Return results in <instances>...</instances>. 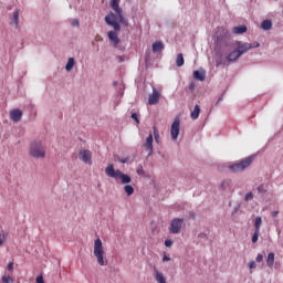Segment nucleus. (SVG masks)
<instances>
[{"instance_id":"f257e3e1","label":"nucleus","mask_w":283,"mask_h":283,"mask_svg":"<svg viewBox=\"0 0 283 283\" xmlns=\"http://www.w3.org/2000/svg\"><path fill=\"white\" fill-rule=\"evenodd\" d=\"M109 8H112L113 12H109L104 21L107 25H111L114 31H109L108 39L114 43L115 48L120 43V39H118V33L120 32V23L122 25H129V21L125 18L123 13V8H120V0H109ZM115 12V13H114Z\"/></svg>"},{"instance_id":"f03ea898","label":"nucleus","mask_w":283,"mask_h":283,"mask_svg":"<svg viewBox=\"0 0 283 283\" xmlns=\"http://www.w3.org/2000/svg\"><path fill=\"white\" fill-rule=\"evenodd\" d=\"M105 174L108 176V178H115V180L119 179L122 185H129V182H132V177L129 175L123 174V171L118 169H114V164H111L106 167Z\"/></svg>"},{"instance_id":"7ed1b4c3","label":"nucleus","mask_w":283,"mask_h":283,"mask_svg":"<svg viewBox=\"0 0 283 283\" xmlns=\"http://www.w3.org/2000/svg\"><path fill=\"white\" fill-rule=\"evenodd\" d=\"M93 253L99 266H107V259H105V250L103 249V241L101 239L94 241Z\"/></svg>"},{"instance_id":"20e7f679","label":"nucleus","mask_w":283,"mask_h":283,"mask_svg":"<svg viewBox=\"0 0 283 283\" xmlns=\"http://www.w3.org/2000/svg\"><path fill=\"white\" fill-rule=\"evenodd\" d=\"M29 155L31 158H45V146H43V142L34 140L31 143L29 148Z\"/></svg>"},{"instance_id":"39448f33","label":"nucleus","mask_w":283,"mask_h":283,"mask_svg":"<svg viewBox=\"0 0 283 283\" xmlns=\"http://www.w3.org/2000/svg\"><path fill=\"white\" fill-rule=\"evenodd\" d=\"M251 163H253V158L247 157L245 159L231 165L229 169L230 171H233V174H240V171H244V169L251 167Z\"/></svg>"},{"instance_id":"423d86ee","label":"nucleus","mask_w":283,"mask_h":283,"mask_svg":"<svg viewBox=\"0 0 283 283\" xmlns=\"http://www.w3.org/2000/svg\"><path fill=\"white\" fill-rule=\"evenodd\" d=\"M182 227H185V219L175 218L170 222L169 233L178 234L182 230Z\"/></svg>"},{"instance_id":"0eeeda50","label":"nucleus","mask_w":283,"mask_h":283,"mask_svg":"<svg viewBox=\"0 0 283 283\" xmlns=\"http://www.w3.org/2000/svg\"><path fill=\"white\" fill-rule=\"evenodd\" d=\"M238 49L237 51L239 52V54L242 56V54H247V52H249V50H253L255 48H260V43L259 42H254V43H242V42H237Z\"/></svg>"},{"instance_id":"6e6552de","label":"nucleus","mask_w":283,"mask_h":283,"mask_svg":"<svg viewBox=\"0 0 283 283\" xmlns=\"http://www.w3.org/2000/svg\"><path fill=\"white\" fill-rule=\"evenodd\" d=\"M179 135H180V117H175L170 127V136L172 140H178Z\"/></svg>"},{"instance_id":"1a4fd4ad","label":"nucleus","mask_w":283,"mask_h":283,"mask_svg":"<svg viewBox=\"0 0 283 283\" xmlns=\"http://www.w3.org/2000/svg\"><path fill=\"white\" fill-rule=\"evenodd\" d=\"M144 148L146 149V151H148V156H151V154H154V135H148L146 142L144 143Z\"/></svg>"},{"instance_id":"9d476101","label":"nucleus","mask_w":283,"mask_h":283,"mask_svg":"<svg viewBox=\"0 0 283 283\" xmlns=\"http://www.w3.org/2000/svg\"><path fill=\"white\" fill-rule=\"evenodd\" d=\"M80 160H82V163H85V165H92V151L85 149L81 150Z\"/></svg>"},{"instance_id":"9b49d317","label":"nucleus","mask_w":283,"mask_h":283,"mask_svg":"<svg viewBox=\"0 0 283 283\" xmlns=\"http://www.w3.org/2000/svg\"><path fill=\"white\" fill-rule=\"evenodd\" d=\"M159 101H160V93L156 91V88H154L153 94L149 95L148 105H158Z\"/></svg>"},{"instance_id":"f8f14e48","label":"nucleus","mask_w":283,"mask_h":283,"mask_svg":"<svg viewBox=\"0 0 283 283\" xmlns=\"http://www.w3.org/2000/svg\"><path fill=\"white\" fill-rule=\"evenodd\" d=\"M10 118L13 120V123H19V120L23 118V112L19 108L12 109L10 112Z\"/></svg>"},{"instance_id":"ddd939ff","label":"nucleus","mask_w":283,"mask_h":283,"mask_svg":"<svg viewBox=\"0 0 283 283\" xmlns=\"http://www.w3.org/2000/svg\"><path fill=\"white\" fill-rule=\"evenodd\" d=\"M163 50H165V44L163 43V41H156L155 43H153L154 54H158V52H163Z\"/></svg>"},{"instance_id":"4468645a","label":"nucleus","mask_w":283,"mask_h":283,"mask_svg":"<svg viewBox=\"0 0 283 283\" xmlns=\"http://www.w3.org/2000/svg\"><path fill=\"white\" fill-rule=\"evenodd\" d=\"M240 52L238 51V49H235L234 51L230 52L227 56V61H229L230 63L235 62L239 57H240Z\"/></svg>"},{"instance_id":"2eb2a0df","label":"nucleus","mask_w":283,"mask_h":283,"mask_svg":"<svg viewBox=\"0 0 283 283\" xmlns=\"http://www.w3.org/2000/svg\"><path fill=\"white\" fill-rule=\"evenodd\" d=\"M275 264V253L270 252L266 258V265L269 269H273V265Z\"/></svg>"},{"instance_id":"dca6fc26","label":"nucleus","mask_w":283,"mask_h":283,"mask_svg":"<svg viewBox=\"0 0 283 283\" xmlns=\"http://www.w3.org/2000/svg\"><path fill=\"white\" fill-rule=\"evenodd\" d=\"M207 73L205 71H193V78L196 81H205Z\"/></svg>"},{"instance_id":"f3484780","label":"nucleus","mask_w":283,"mask_h":283,"mask_svg":"<svg viewBox=\"0 0 283 283\" xmlns=\"http://www.w3.org/2000/svg\"><path fill=\"white\" fill-rule=\"evenodd\" d=\"M155 280L158 283H167L165 275H163V273H160L158 270H155Z\"/></svg>"},{"instance_id":"a211bd4d","label":"nucleus","mask_w":283,"mask_h":283,"mask_svg":"<svg viewBox=\"0 0 283 283\" xmlns=\"http://www.w3.org/2000/svg\"><path fill=\"white\" fill-rule=\"evenodd\" d=\"M192 120H198L199 116H200V106L196 105L193 111L190 114Z\"/></svg>"},{"instance_id":"6ab92c4d","label":"nucleus","mask_w":283,"mask_h":283,"mask_svg":"<svg viewBox=\"0 0 283 283\" xmlns=\"http://www.w3.org/2000/svg\"><path fill=\"white\" fill-rule=\"evenodd\" d=\"M233 34H244L247 32V25H239L232 29Z\"/></svg>"},{"instance_id":"aec40b11","label":"nucleus","mask_w":283,"mask_h":283,"mask_svg":"<svg viewBox=\"0 0 283 283\" xmlns=\"http://www.w3.org/2000/svg\"><path fill=\"white\" fill-rule=\"evenodd\" d=\"M261 228H262V217H256L254 219V231L260 232Z\"/></svg>"},{"instance_id":"412c9836","label":"nucleus","mask_w":283,"mask_h":283,"mask_svg":"<svg viewBox=\"0 0 283 283\" xmlns=\"http://www.w3.org/2000/svg\"><path fill=\"white\" fill-rule=\"evenodd\" d=\"M176 65L177 67H182L185 65V57L182 56V53L177 54Z\"/></svg>"},{"instance_id":"4be33fe9","label":"nucleus","mask_w":283,"mask_h":283,"mask_svg":"<svg viewBox=\"0 0 283 283\" xmlns=\"http://www.w3.org/2000/svg\"><path fill=\"white\" fill-rule=\"evenodd\" d=\"M261 28L262 30H271V28H273V23L271 22V20H264L261 23Z\"/></svg>"},{"instance_id":"5701e85b","label":"nucleus","mask_w":283,"mask_h":283,"mask_svg":"<svg viewBox=\"0 0 283 283\" xmlns=\"http://www.w3.org/2000/svg\"><path fill=\"white\" fill-rule=\"evenodd\" d=\"M73 69H74V57H70L66 63L65 70L66 72H72Z\"/></svg>"},{"instance_id":"b1692460","label":"nucleus","mask_w":283,"mask_h":283,"mask_svg":"<svg viewBox=\"0 0 283 283\" xmlns=\"http://www.w3.org/2000/svg\"><path fill=\"white\" fill-rule=\"evenodd\" d=\"M153 134H154L155 142L157 144L160 143V133L158 132V127L156 126L153 127Z\"/></svg>"},{"instance_id":"393cba45","label":"nucleus","mask_w":283,"mask_h":283,"mask_svg":"<svg viewBox=\"0 0 283 283\" xmlns=\"http://www.w3.org/2000/svg\"><path fill=\"white\" fill-rule=\"evenodd\" d=\"M124 191L127 196H134V187L132 185H126Z\"/></svg>"},{"instance_id":"a878e982","label":"nucleus","mask_w":283,"mask_h":283,"mask_svg":"<svg viewBox=\"0 0 283 283\" xmlns=\"http://www.w3.org/2000/svg\"><path fill=\"white\" fill-rule=\"evenodd\" d=\"M13 23H15V28H19V10L13 12Z\"/></svg>"},{"instance_id":"bb28decb","label":"nucleus","mask_w":283,"mask_h":283,"mask_svg":"<svg viewBox=\"0 0 283 283\" xmlns=\"http://www.w3.org/2000/svg\"><path fill=\"white\" fill-rule=\"evenodd\" d=\"M2 282H3V283H14V279H12V277L9 276V275H3V276H2Z\"/></svg>"},{"instance_id":"cd10ccee","label":"nucleus","mask_w":283,"mask_h":283,"mask_svg":"<svg viewBox=\"0 0 283 283\" xmlns=\"http://www.w3.org/2000/svg\"><path fill=\"white\" fill-rule=\"evenodd\" d=\"M136 172H137L138 176H145V169L143 168L142 165H139V166L137 167Z\"/></svg>"},{"instance_id":"c85d7f7f","label":"nucleus","mask_w":283,"mask_h":283,"mask_svg":"<svg viewBox=\"0 0 283 283\" xmlns=\"http://www.w3.org/2000/svg\"><path fill=\"white\" fill-rule=\"evenodd\" d=\"M256 190H258L259 193H266V187L264 185H260L256 188Z\"/></svg>"},{"instance_id":"c756f323","label":"nucleus","mask_w":283,"mask_h":283,"mask_svg":"<svg viewBox=\"0 0 283 283\" xmlns=\"http://www.w3.org/2000/svg\"><path fill=\"white\" fill-rule=\"evenodd\" d=\"M258 238H260V232L254 231L253 235H252V242L253 244H255V242H258Z\"/></svg>"},{"instance_id":"7c9ffc66","label":"nucleus","mask_w":283,"mask_h":283,"mask_svg":"<svg viewBox=\"0 0 283 283\" xmlns=\"http://www.w3.org/2000/svg\"><path fill=\"white\" fill-rule=\"evenodd\" d=\"M132 118H133V120L136 122L137 125H140V119L138 118V114L133 113V114H132Z\"/></svg>"},{"instance_id":"2f4dec72","label":"nucleus","mask_w":283,"mask_h":283,"mask_svg":"<svg viewBox=\"0 0 283 283\" xmlns=\"http://www.w3.org/2000/svg\"><path fill=\"white\" fill-rule=\"evenodd\" d=\"M245 202H249V200H253V192H248L244 197Z\"/></svg>"},{"instance_id":"473e14b6","label":"nucleus","mask_w":283,"mask_h":283,"mask_svg":"<svg viewBox=\"0 0 283 283\" xmlns=\"http://www.w3.org/2000/svg\"><path fill=\"white\" fill-rule=\"evenodd\" d=\"M71 24L73 25V28H78V25H81V23L76 19L72 20Z\"/></svg>"},{"instance_id":"72a5a7b5","label":"nucleus","mask_w":283,"mask_h":283,"mask_svg":"<svg viewBox=\"0 0 283 283\" xmlns=\"http://www.w3.org/2000/svg\"><path fill=\"white\" fill-rule=\"evenodd\" d=\"M219 32L223 34V36H227L229 34V31H227V29L224 28H220Z\"/></svg>"},{"instance_id":"f704fd0d","label":"nucleus","mask_w":283,"mask_h":283,"mask_svg":"<svg viewBox=\"0 0 283 283\" xmlns=\"http://www.w3.org/2000/svg\"><path fill=\"white\" fill-rule=\"evenodd\" d=\"M8 271H14V263L13 262H9L8 266H7Z\"/></svg>"},{"instance_id":"c9c22d12","label":"nucleus","mask_w":283,"mask_h":283,"mask_svg":"<svg viewBox=\"0 0 283 283\" xmlns=\"http://www.w3.org/2000/svg\"><path fill=\"white\" fill-rule=\"evenodd\" d=\"M174 244V241H171V239H167L165 241V247H171Z\"/></svg>"},{"instance_id":"e433bc0d","label":"nucleus","mask_w":283,"mask_h":283,"mask_svg":"<svg viewBox=\"0 0 283 283\" xmlns=\"http://www.w3.org/2000/svg\"><path fill=\"white\" fill-rule=\"evenodd\" d=\"M255 260H256V262H262V260H264V255L258 254Z\"/></svg>"},{"instance_id":"4c0bfd02","label":"nucleus","mask_w":283,"mask_h":283,"mask_svg":"<svg viewBox=\"0 0 283 283\" xmlns=\"http://www.w3.org/2000/svg\"><path fill=\"white\" fill-rule=\"evenodd\" d=\"M171 258L167 255V253L164 254L163 262H169Z\"/></svg>"},{"instance_id":"58836bf2","label":"nucleus","mask_w":283,"mask_h":283,"mask_svg":"<svg viewBox=\"0 0 283 283\" xmlns=\"http://www.w3.org/2000/svg\"><path fill=\"white\" fill-rule=\"evenodd\" d=\"M255 266H256L255 261L249 262V269H255Z\"/></svg>"},{"instance_id":"ea45409f","label":"nucleus","mask_w":283,"mask_h":283,"mask_svg":"<svg viewBox=\"0 0 283 283\" xmlns=\"http://www.w3.org/2000/svg\"><path fill=\"white\" fill-rule=\"evenodd\" d=\"M36 283H45L44 281H43V276H38L36 277V281H35Z\"/></svg>"},{"instance_id":"a19ab883","label":"nucleus","mask_w":283,"mask_h":283,"mask_svg":"<svg viewBox=\"0 0 283 283\" xmlns=\"http://www.w3.org/2000/svg\"><path fill=\"white\" fill-rule=\"evenodd\" d=\"M280 213V211H273L272 212V218H277V214Z\"/></svg>"},{"instance_id":"79ce46f5","label":"nucleus","mask_w":283,"mask_h":283,"mask_svg":"<svg viewBox=\"0 0 283 283\" xmlns=\"http://www.w3.org/2000/svg\"><path fill=\"white\" fill-rule=\"evenodd\" d=\"M214 43H216V45H219L220 44V38H217V41Z\"/></svg>"},{"instance_id":"37998d69","label":"nucleus","mask_w":283,"mask_h":283,"mask_svg":"<svg viewBox=\"0 0 283 283\" xmlns=\"http://www.w3.org/2000/svg\"><path fill=\"white\" fill-rule=\"evenodd\" d=\"M119 163H123V165H125V163H127V159H119Z\"/></svg>"}]
</instances>
